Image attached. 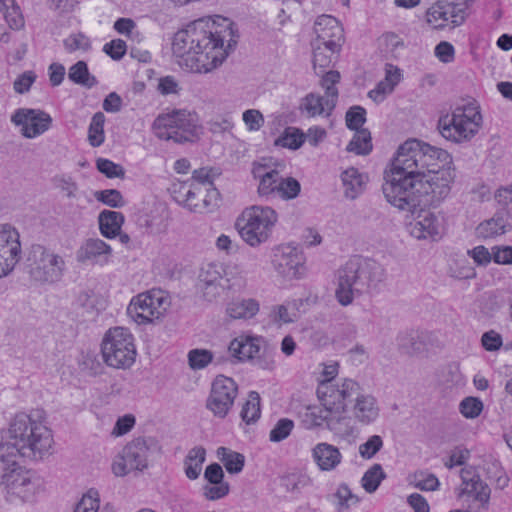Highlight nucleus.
<instances>
[{
    "instance_id": "obj_20",
    "label": "nucleus",
    "mask_w": 512,
    "mask_h": 512,
    "mask_svg": "<svg viewBox=\"0 0 512 512\" xmlns=\"http://www.w3.org/2000/svg\"><path fill=\"white\" fill-rule=\"evenodd\" d=\"M316 38L314 43L329 45L333 49H340L343 43V29L338 20L330 15L317 17L314 23Z\"/></svg>"
},
{
    "instance_id": "obj_7",
    "label": "nucleus",
    "mask_w": 512,
    "mask_h": 512,
    "mask_svg": "<svg viewBox=\"0 0 512 512\" xmlns=\"http://www.w3.org/2000/svg\"><path fill=\"white\" fill-rule=\"evenodd\" d=\"M277 222V213L268 206H252L243 211L236 226L241 238L255 247L266 242Z\"/></svg>"
},
{
    "instance_id": "obj_24",
    "label": "nucleus",
    "mask_w": 512,
    "mask_h": 512,
    "mask_svg": "<svg viewBox=\"0 0 512 512\" xmlns=\"http://www.w3.org/2000/svg\"><path fill=\"white\" fill-rule=\"evenodd\" d=\"M312 456L321 471L334 470L342 460V455L337 447L322 442L312 450Z\"/></svg>"
},
{
    "instance_id": "obj_59",
    "label": "nucleus",
    "mask_w": 512,
    "mask_h": 512,
    "mask_svg": "<svg viewBox=\"0 0 512 512\" xmlns=\"http://www.w3.org/2000/svg\"><path fill=\"white\" fill-rule=\"evenodd\" d=\"M126 43L121 39H114L106 43L103 51L109 55L113 60H120L126 53Z\"/></svg>"
},
{
    "instance_id": "obj_36",
    "label": "nucleus",
    "mask_w": 512,
    "mask_h": 512,
    "mask_svg": "<svg viewBox=\"0 0 512 512\" xmlns=\"http://www.w3.org/2000/svg\"><path fill=\"white\" fill-rule=\"evenodd\" d=\"M320 75H322L320 85L325 90L324 96L327 98V106H329V108L336 107L339 97L336 84L340 81V73L336 70H330L327 72L324 71Z\"/></svg>"
},
{
    "instance_id": "obj_10",
    "label": "nucleus",
    "mask_w": 512,
    "mask_h": 512,
    "mask_svg": "<svg viewBox=\"0 0 512 512\" xmlns=\"http://www.w3.org/2000/svg\"><path fill=\"white\" fill-rule=\"evenodd\" d=\"M30 275L37 281L56 282L65 269L64 259L41 244H33L27 255Z\"/></svg>"
},
{
    "instance_id": "obj_27",
    "label": "nucleus",
    "mask_w": 512,
    "mask_h": 512,
    "mask_svg": "<svg viewBox=\"0 0 512 512\" xmlns=\"http://www.w3.org/2000/svg\"><path fill=\"white\" fill-rule=\"evenodd\" d=\"M353 414L362 424L367 425L374 422L379 415L376 399L370 395H360L355 398Z\"/></svg>"
},
{
    "instance_id": "obj_53",
    "label": "nucleus",
    "mask_w": 512,
    "mask_h": 512,
    "mask_svg": "<svg viewBox=\"0 0 512 512\" xmlns=\"http://www.w3.org/2000/svg\"><path fill=\"white\" fill-rule=\"evenodd\" d=\"M98 491L90 489L77 503L73 512H97L99 510Z\"/></svg>"
},
{
    "instance_id": "obj_46",
    "label": "nucleus",
    "mask_w": 512,
    "mask_h": 512,
    "mask_svg": "<svg viewBox=\"0 0 512 512\" xmlns=\"http://www.w3.org/2000/svg\"><path fill=\"white\" fill-rule=\"evenodd\" d=\"M278 189L275 193V198L290 200L296 198L301 190L299 181L293 177L283 178L280 177Z\"/></svg>"
},
{
    "instance_id": "obj_48",
    "label": "nucleus",
    "mask_w": 512,
    "mask_h": 512,
    "mask_svg": "<svg viewBox=\"0 0 512 512\" xmlns=\"http://www.w3.org/2000/svg\"><path fill=\"white\" fill-rule=\"evenodd\" d=\"M213 360V353L207 349H192L188 353L189 366L193 370L207 367Z\"/></svg>"
},
{
    "instance_id": "obj_30",
    "label": "nucleus",
    "mask_w": 512,
    "mask_h": 512,
    "mask_svg": "<svg viewBox=\"0 0 512 512\" xmlns=\"http://www.w3.org/2000/svg\"><path fill=\"white\" fill-rule=\"evenodd\" d=\"M335 107L329 108L327 106L326 96H321L316 93H309L303 99L300 105V110L305 112L309 117H316L320 115L330 116Z\"/></svg>"
},
{
    "instance_id": "obj_12",
    "label": "nucleus",
    "mask_w": 512,
    "mask_h": 512,
    "mask_svg": "<svg viewBox=\"0 0 512 512\" xmlns=\"http://www.w3.org/2000/svg\"><path fill=\"white\" fill-rule=\"evenodd\" d=\"M168 305L169 302L162 291L152 290L132 298L127 307V314L139 324L149 323L159 319Z\"/></svg>"
},
{
    "instance_id": "obj_56",
    "label": "nucleus",
    "mask_w": 512,
    "mask_h": 512,
    "mask_svg": "<svg viewBox=\"0 0 512 512\" xmlns=\"http://www.w3.org/2000/svg\"><path fill=\"white\" fill-rule=\"evenodd\" d=\"M383 447V440L379 435H372L359 446V454L364 459L373 458Z\"/></svg>"
},
{
    "instance_id": "obj_23",
    "label": "nucleus",
    "mask_w": 512,
    "mask_h": 512,
    "mask_svg": "<svg viewBox=\"0 0 512 512\" xmlns=\"http://www.w3.org/2000/svg\"><path fill=\"white\" fill-rule=\"evenodd\" d=\"M252 174L254 178L259 179L258 193L261 197L267 199L275 198L278 189L280 173L275 169L268 170L265 165L254 163Z\"/></svg>"
},
{
    "instance_id": "obj_26",
    "label": "nucleus",
    "mask_w": 512,
    "mask_h": 512,
    "mask_svg": "<svg viewBox=\"0 0 512 512\" xmlns=\"http://www.w3.org/2000/svg\"><path fill=\"white\" fill-rule=\"evenodd\" d=\"M111 251V247L103 240L90 238L77 251V260L79 262H98L102 256L110 255Z\"/></svg>"
},
{
    "instance_id": "obj_45",
    "label": "nucleus",
    "mask_w": 512,
    "mask_h": 512,
    "mask_svg": "<svg viewBox=\"0 0 512 512\" xmlns=\"http://www.w3.org/2000/svg\"><path fill=\"white\" fill-rule=\"evenodd\" d=\"M386 475L380 464H374L363 475L361 479L362 487L368 493L375 492L381 481L385 479Z\"/></svg>"
},
{
    "instance_id": "obj_62",
    "label": "nucleus",
    "mask_w": 512,
    "mask_h": 512,
    "mask_svg": "<svg viewBox=\"0 0 512 512\" xmlns=\"http://www.w3.org/2000/svg\"><path fill=\"white\" fill-rule=\"evenodd\" d=\"M3 16L12 29H20L24 25V19L19 12V7L15 4L4 10Z\"/></svg>"
},
{
    "instance_id": "obj_38",
    "label": "nucleus",
    "mask_w": 512,
    "mask_h": 512,
    "mask_svg": "<svg viewBox=\"0 0 512 512\" xmlns=\"http://www.w3.org/2000/svg\"><path fill=\"white\" fill-rule=\"evenodd\" d=\"M205 457L206 451L203 447H194L189 451L184 461L185 474L189 479L195 480L199 477Z\"/></svg>"
},
{
    "instance_id": "obj_63",
    "label": "nucleus",
    "mask_w": 512,
    "mask_h": 512,
    "mask_svg": "<svg viewBox=\"0 0 512 512\" xmlns=\"http://www.w3.org/2000/svg\"><path fill=\"white\" fill-rule=\"evenodd\" d=\"M36 75L32 71H26L14 81V90L19 94H24L30 90L31 85L35 82Z\"/></svg>"
},
{
    "instance_id": "obj_55",
    "label": "nucleus",
    "mask_w": 512,
    "mask_h": 512,
    "mask_svg": "<svg viewBox=\"0 0 512 512\" xmlns=\"http://www.w3.org/2000/svg\"><path fill=\"white\" fill-rule=\"evenodd\" d=\"M345 120L348 129L358 131L366 122V110L361 106H353L346 112Z\"/></svg>"
},
{
    "instance_id": "obj_22",
    "label": "nucleus",
    "mask_w": 512,
    "mask_h": 512,
    "mask_svg": "<svg viewBox=\"0 0 512 512\" xmlns=\"http://www.w3.org/2000/svg\"><path fill=\"white\" fill-rule=\"evenodd\" d=\"M262 342L260 337L240 336L230 342L228 350L239 361L255 359L261 352Z\"/></svg>"
},
{
    "instance_id": "obj_13",
    "label": "nucleus",
    "mask_w": 512,
    "mask_h": 512,
    "mask_svg": "<svg viewBox=\"0 0 512 512\" xmlns=\"http://www.w3.org/2000/svg\"><path fill=\"white\" fill-rule=\"evenodd\" d=\"M227 270L220 263L203 264L198 275V289L207 301H213L225 289H230L231 283Z\"/></svg>"
},
{
    "instance_id": "obj_16",
    "label": "nucleus",
    "mask_w": 512,
    "mask_h": 512,
    "mask_svg": "<svg viewBox=\"0 0 512 512\" xmlns=\"http://www.w3.org/2000/svg\"><path fill=\"white\" fill-rule=\"evenodd\" d=\"M237 394L238 386L236 382L230 377L218 375L212 383L207 408L215 416L224 418L232 408Z\"/></svg>"
},
{
    "instance_id": "obj_40",
    "label": "nucleus",
    "mask_w": 512,
    "mask_h": 512,
    "mask_svg": "<svg viewBox=\"0 0 512 512\" xmlns=\"http://www.w3.org/2000/svg\"><path fill=\"white\" fill-rule=\"evenodd\" d=\"M217 455L230 474H238L242 471L245 464L243 454L231 451L226 447H219L217 449Z\"/></svg>"
},
{
    "instance_id": "obj_28",
    "label": "nucleus",
    "mask_w": 512,
    "mask_h": 512,
    "mask_svg": "<svg viewBox=\"0 0 512 512\" xmlns=\"http://www.w3.org/2000/svg\"><path fill=\"white\" fill-rule=\"evenodd\" d=\"M453 4L448 1L438 0L426 11V21L436 30H443L448 21H451Z\"/></svg>"
},
{
    "instance_id": "obj_8",
    "label": "nucleus",
    "mask_w": 512,
    "mask_h": 512,
    "mask_svg": "<svg viewBox=\"0 0 512 512\" xmlns=\"http://www.w3.org/2000/svg\"><path fill=\"white\" fill-rule=\"evenodd\" d=\"M103 361L110 367L128 369L135 362L134 337L123 327L110 328L101 343Z\"/></svg>"
},
{
    "instance_id": "obj_6",
    "label": "nucleus",
    "mask_w": 512,
    "mask_h": 512,
    "mask_svg": "<svg viewBox=\"0 0 512 512\" xmlns=\"http://www.w3.org/2000/svg\"><path fill=\"white\" fill-rule=\"evenodd\" d=\"M155 135L161 140H173L176 143L192 142L198 134V116L188 110H173L159 115L154 123Z\"/></svg>"
},
{
    "instance_id": "obj_34",
    "label": "nucleus",
    "mask_w": 512,
    "mask_h": 512,
    "mask_svg": "<svg viewBox=\"0 0 512 512\" xmlns=\"http://www.w3.org/2000/svg\"><path fill=\"white\" fill-rule=\"evenodd\" d=\"M199 191L200 189L198 187H193L192 184L188 185L187 183H183L180 186V198H177V201L183 203L190 211L201 213L208 209L209 200L207 198H203L202 203H194Z\"/></svg>"
},
{
    "instance_id": "obj_33",
    "label": "nucleus",
    "mask_w": 512,
    "mask_h": 512,
    "mask_svg": "<svg viewBox=\"0 0 512 512\" xmlns=\"http://www.w3.org/2000/svg\"><path fill=\"white\" fill-rule=\"evenodd\" d=\"M313 48V68L317 75H320L328 68L332 62L335 54L339 53L340 49H333L329 45L311 42Z\"/></svg>"
},
{
    "instance_id": "obj_61",
    "label": "nucleus",
    "mask_w": 512,
    "mask_h": 512,
    "mask_svg": "<svg viewBox=\"0 0 512 512\" xmlns=\"http://www.w3.org/2000/svg\"><path fill=\"white\" fill-rule=\"evenodd\" d=\"M495 199L504 210L512 213V183L507 186L500 187L495 193Z\"/></svg>"
},
{
    "instance_id": "obj_39",
    "label": "nucleus",
    "mask_w": 512,
    "mask_h": 512,
    "mask_svg": "<svg viewBox=\"0 0 512 512\" xmlns=\"http://www.w3.org/2000/svg\"><path fill=\"white\" fill-rule=\"evenodd\" d=\"M333 497L337 512H349L351 507L355 506L360 501L359 497L353 494L351 489L345 483L338 486Z\"/></svg>"
},
{
    "instance_id": "obj_17",
    "label": "nucleus",
    "mask_w": 512,
    "mask_h": 512,
    "mask_svg": "<svg viewBox=\"0 0 512 512\" xmlns=\"http://www.w3.org/2000/svg\"><path fill=\"white\" fill-rule=\"evenodd\" d=\"M20 258L18 231L10 224H0V278L8 275Z\"/></svg>"
},
{
    "instance_id": "obj_5",
    "label": "nucleus",
    "mask_w": 512,
    "mask_h": 512,
    "mask_svg": "<svg viewBox=\"0 0 512 512\" xmlns=\"http://www.w3.org/2000/svg\"><path fill=\"white\" fill-rule=\"evenodd\" d=\"M482 123L479 106L474 102L455 108L452 114L440 117L438 130L447 140L455 143L473 138Z\"/></svg>"
},
{
    "instance_id": "obj_1",
    "label": "nucleus",
    "mask_w": 512,
    "mask_h": 512,
    "mask_svg": "<svg viewBox=\"0 0 512 512\" xmlns=\"http://www.w3.org/2000/svg\"><path fill=\"white\" fill-rule=\"evenodd\" d=\"M451 163L446 150L409 139L398 147L390 170L384 173L386 200L413 214L419 209L410 231L417 239L436 240L442 235L441 219L424 208L436 206L449 194L454 178Z\"/></svg>"
},
{
    "instance_id": "obj_51",
    "label": "nucleus",
    "mask_w": 512,
    "mask_h": 512,
    "mask_svg": "<svg viewBox=\"0 0 512 512\" xmlns=\"http://www.w3.org/2000/svg\"><path fill=\"white\" fill-rule=\"evenodd\" d=\"M95 198L112 208H121L125 205L123 196L119 190L106 189L95 192Z\"/></svg>"
},
{
    "instance_id": "obj_14",
    "label": "nucleus",
    "mask_w": 512,
    "mask_h": 512,
    "mask_svg": "<svg viewBox=\"0 0 512 512\" xmlns=\"http://www.w3.org/2000/svg\"><path fill=\"white\" fill-rule=\"evenodd\" d=\"M301 423L306 429H312L321 426L323 423L332 431H352L349 427L350 420L346 417H340L335 413L330 405H309L303 407L299 412Z\"/></svg>"
},
{
    "instance_id": "obj_19",
    "label": "nucleus",
    "mask_w": 512,
    "mask_h": 512,
    "mask_svg": "<svg viewBox=\"0 0 512 512\" xmlns=\"http://www.w3.org/2000/svg\"><path fill=\"white\" fill-rule=\"evenodd\" d=\"M273 266L275 270L285 278H297L299 269L303 264V257L296 247L282 245L278 247L273 255Z\"/></svg>"
},
{
    "instance_id": "obj_47",
    "label": "nucleus",
    "mask_w": 512,
    "mask_h": 512,
    "mask_svg": "<svg viewBox=\"0 0 512 512\" xmlns=\"http://www.w3.org/2000/svg\"><path fill=\"white\" fill-rule=\"evenodd\" d=\"M305 135L297 128L288 127L284 133L275 141V144L284 148L296 150L302 146Z\"/></svg>"
},
{
    "instance_id": "obj_44",
    "label": "nucleus",
    "mask_w": 512,
    "mask_h": 512,
    "mask_svg": "<svg viewBox=\"0 0 512 512\" xmlns=\"http://www.w3.org/2000/svg\"><path fill=\"white\" fill-rule=\"evenodd\" d=\"M399 348L408 355H414L423 350L424 343L417 332L410 331L398 336Z\"/></svg>"
},
{
    "instance_id": "obj_18",
    "label": "nucleus",
    "mask_w": 512,
    "mask_h": 512,
    "mask_svg": "<svg viewBox=\"0 0 512 512\" xmlns=\"http://www.w3.org/2000/svg\"><path fill=\"white\" fill-rule=\"evenodd\" d=\"M325 405H330L338 415L345 411L347 402H351L360 396V386L352 379H344L341 385L326 384L324 386Z\"/></svg>"
},
{
    "instance_id": "obj_50",
    "label": "nucleus",
    "mask_w": 512,
    "mask_h": 512,
    "mask_svg": "<svg viewBox=\"0 0 512 512\" xmlns=\"http://www.w3.org/2000/svg\"><path fill=\"white\" fill-rule=\"evenodd\" d=\"M293 428L294 422L291 419L281 418L270 431L269 440L275 443L281 442L291 434Z\"/></svg>"
},
{
    "instance_id": "obj_9",
    "label": "nucleus",
    "mask_w": 512,
    "mask_h": 512,
    "mask_svg": "<svg viewBox=\"0 0 512 512\" xmlns=\"http://www.w3.org/2000/svg\"><path fill=\"white\" fill-rule=\"evenodd\" d=\"M158 449L153 438L138 437L127 443L112 463V472L123 477L132 471L148 468L151 455Z\"/></svg>"
},
{
    "instance_id": "obj_15",
    "label": "nucleus",
    "mask_w": 512,
    "mask_h": 512,
    "mask_svg": "<svg viewBox=\"0 0 512 512\" xmlns=\"http://www.w3.org/2000/svg\"><path fill=\"white\" fill-rule=\"evenodd\" d=\"M11 122L20 127L21 135L27 139L36 138L52 126V117L41 109L18 108L10 118Z\"/></svg>"
},
{
    "instance_id": "obj_43",
    "label": "nucleus",
    "mask_w": 512,
    "mask_h": 512,
    "mask_svg": "<svg viewBox=\"0 0 512 512\" xmlns=\"http://www.w3.org/2000/svg\"><path fill=\"white\" fill-rule=\"evenodd\" d=\"M372 150L371 135L367 129H360L347 145V151L366 155Z\"/></svg>"
},
{
    "instance_id": "obj_60",
    "label": "nucleus",
    "mask_w": 512,
    "mask_h": 512,
    "mask_svg": "<svg viewBox=\"0 0 512 512\" xmlns=\"http://www.w3.org/2000/svg\"><path fill=\"white\" fill-rule=\"evenodd\" d=\"M243 121L250 131H257L263 126L264 117L259 110L249 109L243 113Z\"/></svg>"
},
{
    "instance_id": "obj_64",
    "label": "nucleus",
    "mask_w": 512,
    "mask_h": 512,
    "mask_svg": "<svg viewBox=\"0 0 512 512\" xmlns=\"http://www.w3.org/2000/svg\"><path fill=\"white\" fill-rule=\"evenodd\" d=\"M493 260L497 264L511 265L512 264V246H495L492 248Z\"/></svg>"
},
{
    "instance_id": "obj_54",
    "label": "nucleus",
    "mask_w": 512,
    "mask_h": 512,
    "mask_svg": "<svg viewBox=\"0 0 512 512\" xmlns=\"http://www.w3.org/2000/svg\"><path fill=\"white\" fill-rule=\"evenodd\" d=\"M475 0H464L462 3L451 2L453 4L451 10V26L456 28L461 26L468 16L467 10L473 5Z\"/></svg>"
},
{
    "instance_id": "obj_57",
    "label": "nucleus",
    "mask_w": 512,
    "mask_h": 512,
    "mask_svg": "<svg viewBox=\"0 0 512 512\" xmlns=\"http://www.w3.org/2000/svg\"><path fill=\"white\" fill-rule=\"evenodd\" d=\"M64 47L68 52L76 50L87 51L90 49L89 38L82 33L72 34L63 41Z\"/></svg>"
},
{
    "instance_id": "obj_52",
    "label": "nucleus",
    "mask_w": 512,
    "mask_h": 512,
    "mask_svg": "<svg viewBox=\"0 0 512 512\" xmlns=\"http://www.w3.org/2000/svg\"><path fill=\"white\" fill-rule=\"evenodd\" d=\"M98 171L104 174L107 178H124L125 170L120 164L105 158H99L96 161Z\"/></svg>"
},
{
    "instance_id": "obj_35",
    "label": "nucleus",
    "mask_w": 512,
    "mask_h": 512,
    "mask_svg": "<svg viewBox=\"0 0 512 512\" xmlns=\"http://www.w3.org/2000/svg\"><path fill=\"white\" fill-rule=\"evenodd\" d=\"M226 311L233 319H249L257 314L259 304L254 299H244L230 303Z\"/></svg>"
},
{
    "instance_id": "obj_3",
    "label": "nucleus",
    "mask_w": 512,
    "mask_h": 512,
    "mask_svg": "<svg viewBox=\"0 0 512 512\" xmlns=\"http://www.w3.org/2000/svg\"><path fill=\"white\" fill-rule=\"evenodd\" d=\"M384 279V269L375 260L354 256L339 270L336 298L347 306L353 302L355 295H362L376 290Z\"/></svg>"
},
{
    "instance_id": "obj_29",
    "label": "nucleus",
    "mask_w": 512,
    "mask_h": 512,
    "mask_svg": "<svg viewBox=\"0 0 512 512\" xmlns=\"http://www.w3.org/2000/svg\"><path fill=\"white\" fill-rule=\"evenodd\" d=\"M341 181L344 196L350 200L356 199L364 191V175L354 167H350L341 173Z\"/></svg>"
},
{
    "instance_id": "obj_58",
    "label": "nucleus",
    "mask_w": 512,
    "mask_h": 512,
    "mask_svg": "<svg viewBox=\"0 0 512 512\" xmlns=\"http://www.w3.org/2000/svg\"><path fill=\"white\" fill-rule=\"evenodd\" d=\"M481 345L486 351H498L503 345L502 336L495 330H489L482 334Z\"/></svg>"
},
{
    "instance_id": "obj_41",
    "label": "nucleus",
    "mask_w": 512,
    "mask_h": 512,
    "mask_svg": "<svg viewBox=\"0 0 512 512\" xmlns=\"http://www.w3.org/2000/svg\"><path fill=\"white\" fill-rule=\"evenodd\" d=\"M104 123L105 115L102 112L93 115L88 129V141L92 147H99L104 143Z\"/></svg>"
},
{
    "instance_id": "obj_32",
    "label": "nucleus",
    "mask_w": 512,
    "mask_h": 512,
    "mask_svg": "<svg viewBox=\"0 0 512 512\" xmlns=\"http://www.w3.org/2000/svg\"><path fill=\"white\" fill-rule=\"evenodd\" d=\"M20 456L19 450L12 445H9L4 436L0 435V480L12 472V469L20 466L17 458Z\"/></svg>"
},
{
    "instance_id": "obj_11",
    "label": "nucleus",
    "mask_w": 512,
    "mask_h": 512,
    "mask_svg": "<svg viewBox=\"0 0 512 512\" xmlns=\"http://www.w3.org/2000/svg\"><path fill=\"white\" fill-rule=\"evenodd\" d=\"M41 486V479L21 465L12 469V472L0 480V487L5 492L6 499L11 503L16 501L32 502Z\"/></svg>"
},
{
    "instance_id": "obj_31",
    "label": "nucleus",
    "mask_w": 512,
    "mask_h": 512,
    "mask_svg": "<svg viewBox=\"0 0 512 512\" xmlns=\"http://www.w3.org/2000/svg\"><path fill=\"white\" fill-rule=\"evenodd\" d=\"M101 234L106 238H114L120 232L124 216L120 212L103 210L98 216Z\"/></svg>"
},
{
    "instance_id": "obj_49",
    "label": "nucleus",
    "mask_w": 512,
    "mask_h": 512,
    "mask_svg": "<svg viewBox=\"0 0 512 512\" xmlns=\"http://www.w3.org/2000/svg\"><path fill=\"white\" fill-rule=\"evenodd\" d=\"M483 410V402L476 397H466L459 404L460 413L467 419L477 418Z\"/></svg>"
},
{
    "instance_id": "obj_25",
    "label": "nucleus",
    "mask_w": 512,
    "mask_h": 512,
    "mask_svg": "<svg viewBox=\"0 0 512 512\" xmlns=\"http://www.w3.org/2000/svg\"><path fill=\"white\" fill-rule=\"evenodd\" d=\"M509 212L507 210L497 211L494 216L480 223L476 229L479 237L492 238L502 235L511 228L508 222Z\"/></svg>"
},
{
    "instance_id": "obj_21",
    "label": "nucleus",
    "mask_w": 512,
    "mask_h": 512,
    "mask_svg": "<svg viewBox=\"0 0 512 512\" xmlns=\"http://www.w3.org/2000/svg\"><path fill=\"white\" fill-rule=\"evenodd\" d=\"M460 477L465 485L462 489V494L473 497L475 501L480 503L483 509H488L491 495V489L488 484L472 468H463L460 472Z\"/></svg>"
},
{
    "instance_id": "obj_42",
    "label": "nucleus",
    "mask_w": 512,
    "mask_h": 512,
    "mask_svg": "<svg viewBox=\"0 0 512 512\" xmlns=\"http://www.w3.org/2000/svg\"><path fill=\"white\" fill-rule=\"evenodd\" d=\"M261 414L260 396L256 391H251L248 400L242 407L240 416L247 424L255 423Z\"/></svg>"
},
{
    "instance_id": "obj_2",
    "label": "nucleus",
    "mask_w": 512,
    "mask_h": 512,
    "mask_svg": "<svg viewBox=\"0 0 512 512\" xmlns=\"http://www.w3.org/2000/svg\"><path fill=\"white\" fill-rule=\"evenodd\" d=\"M217 19H198L175 33L172 52L180 66L207 73L222 64L237 40L233 23L220 16Z\"/></svg>"
},
{
    "instance_id": "obj_4",
    "label": "nucleus",
    "mask_w": 512,
    "mask_h": 512,
    "mask_svg": "<svg viewBox=\"0 0 512 512\" xmlns=\"http://www.w3.org/2000/svg\"><path fill=\"white\" fill-rule=\"evenodd\" d=\"M4 440L19 450L21 457L41 460L51 454L53 435L51 430L32 415L18 413L10 423Z\"/></svg>"
},
{
    "instance_id": "obj_37",
    "label": "nucleus",
    "mask_w": 512,
    "mask_h": 512,
    "mask_svg": "<svg viewBox=\"0 0 512 512\" xmlns=\"http://www.w3.org/2000/svg\"><path fill=\"white\" fill-rule=\"evenodd\" d=\"M68 78L73 83L88 89L98 84L96 77L90 74L87 63L82 60L76 62L69 68Z\"/></svg>"
}]
</instances>
